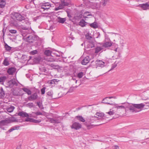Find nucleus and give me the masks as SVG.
Returning <instances> with one entry per match:
<instances>
[{"label": "nucleus", "mask_w": 149, "mask_h": 149, "mask_svg": "<svg viewBox=\"0 0 149 149\" xmlns=\"http://www.w3.org/2000/svg\"><path fill=\"white\" fill-rule=\"evenodd\" d=\"M145 105V104L143 103L139 104H132L129 105L128 108L130 111L137 112L141 110Z\"/></svg>", "instance_id": "f257e3e1"}, {"label": "nucleus", "mask_w": 149, "mask_h": 149, "mask_svg": "<svg viewBox=\"0 0 149 149\" xmlns=\"http://www.w3.org/2000/svg\"><path fill=\"white\" fill-rule=\"evenodd\" d=\"M112 50L116 53V54L112 56L113 57H118L119 54V49H118V46L117 44L112 42Z\"/></svg>", "instance_id": "f03ea898"}, {"label": "nucleus", "mask_w": 149, "mask_h": 149, "mask_svg": "<svg viewBox=\"0 0 149 149\" xmlns=\"http://www.w3.org/2000/svg\"><path fill=\"white\" fill-rule=\"evenodd\" d=\"M112 115L117 110L119 109H123L124 111L125 110V107L123 106H119L117 104H115V103H112Z\"/></svg>", "instance_id": "7ed1b4c3"}, {"label": "nucleus", "mask_w": 149, "mask_h": 149, "mask_svg": "<svg viewBox=\"0 0 149 149\" xmlns=\"http://www.w3.org/2000/svg\"><path fill=\"white\" fill-rule=\"evenodd\" d=\"M96 117H91V118L90 121L88 120V121L89 123H93L94 120H95L97 119V118L96 117L97 116L100 117H102L104 116V114L103 113L100 112H97L96 113Z\"/></svg>", "instance_id": "20e7f679"}, {"label": "nucleus", "mask_w": 149, "mask_h": 149, "mask_svg": "<svg viewBox=\"0 0 149 149\" xmlns=\"http://www.w3.org/2000/svg\"><path fill=\"white\" fill-rule=\"evenodd\" d=\"M70 127L72 129L78 130L81 127L82 125L80 123L75 122L73 123Z\"/></svg>", "instance_id": "39448f33"}, {"label": "nucleus", "mask_w": 149, "mask_h": 149, "mask_svg": "<svg viewBox=\"0 0 149 149\" xmlns=\"http://www.w3.org/2000/svg\"><path fill=\"white\" fill-rule=\"evenodd\" d=\"M24 24H25L24 25L25 26H22V29L24 30H27L29 28H31L30 22L29 21V19L27 18H26L25 20L24 21Z\"/></svg>", "instance_id": "423d86ee"}, {"label": "nucleus", "mask_w": 149, "mask_h": 149, "mask_svg": "<svg viewBox=\"0 0 149 149\" xmlns=\"http://www.w3.org/2000/svg\"><path fill=\"white\" fill-rule=\"evenodd\" d=\"M51 6V4L47 2L43 3L40 5L41 8L44 10H48Z\"/></svg>", "instance_id": "0eeeda50"}, {"label": "nucleus", "mask_w": 149, "mask_h": 149, "mask_svg": "<svg viewBox=\"0 0 149 149\" xmlns=\"http://www.w3.org/2000/svg\"><path fill=\"white\" fill-rule=\"evenodd\" d=\"M15 16L17 20L19 21H22L23 23L24 22V21L26 19H24V17L20 14L18 13H16L15 14Z\"/></svg>", "instance_id": "6e6552de"}, {"label": "nucleus", "mask_w": 149, "mask_h": 149, "mask_svg": "<svg viewBox=\"0 0 149 149\" xmlns=\"http://www.w3.org/2000/svg\"><path fill=\"white\" fill-rule=\"evenodd\" d=\"M8 85L9 87L11 88L14 85L17 86V83L16 82L15 79H13L8 82Z\"/></svg>", "instance_id": "1a4fd4ad"}, {"label": "nucleus", "mask_w": 149, "mask_h": 149, "mask_svg": "<svg viewBox=\"0 0 149 149\" xmlns=\"http://www.w3.org/2000/svg\"><path fill=\"white\" fill-rule=\"evenodd\" d=\"M111 97H107L104 99L102 101V103L109 104H111Z\"/></svg>", "instance_id": "9d476101"}, {"label": "nucleus", "mask_w": 149, "mask_h": 149, "mask_svg": "<svg viewBox=\"0 0 149 149\" xmlns=\"http://www.w3.org/2000/svg\"><path fill=\"white\" fill-rule=\"evenodd\" d=\"M26 40L29 43H33L35 40V37L34 35H30L26 38Z\"/></svg>", "instance_id": "9b49d317"}, {"label": "nucleus", "mask_w": 149, "mask_h": 149, "mask_svg": "<svg viewBox=\"0 0 149 149\" xmlns=\"http://www.w3.org/2000/svg\"><path fill=\"white\" fill-rule=\"evenodd\" d=\"M38 96L36 93H35L31 95L28 97L29 101H32L36 100L38 98Z\"/></svg>", "instance_id": "f8f14e48"}, {"label": "nucleus", "mask_w": 149, "mask_h": 149, "mask_svg": "<svg viewBox=\"0 0 149 149\" xmlns=\"http://www.w3.org/2000/svg\"><path fill=\"white\" fill-rule=\"evenodd\" d=\"M120 38L119 35L117 33H112V39L114 42H117Z\"/></svg>", "instance_id": "ddd939ff"}, {"label": "nucleus", "mask_w": 149, "mask_h": 149, "mask_svg": "<svg viewBox=\"0 0 149 149\" xmlns=\"http://www.w3.org/2000/svg\"><path fill=\"white\" fill-rule=\"evenodd\" d=\"M139 6L142 8L144 10H146L149 8V4L148 3L140 4Z\"/></svg>", "instance_id": "4468645a"}, {"label": "nucleus", "mask_w": 149, "mask_h": 149, "mask_svg": "<svg viewBox=\"0 0 149 149\" xmlns=\"http://www.w3.org/2000/svg\"><path fill=\"white\" fill-rule=\"evenodd\" d=\"M83 17L84 18H91L92 17V15L91 14V13L86 12H85L83 14Z\"/></svg>", "instance_id": "2eb2a0df"}, {"label": "nucleus", "mask_w": 149, "mask_h": 149, "mask_svg": "<svg viewBox=\"0 0 149 149\" xmlns=\"http://www.w3.org/2000/svg\"><path fill=\"white\" fill-rule=\"evenodd\" d=\"M18 115L22 117H28V116H29V114L23 111H20L18 112Z\"/></svg>", "instance_id": "dca6fc26"}, {"label": "nucleus", "mask_w": 149, "mask_h": 149, "mask_svg": "<svg viewBox=\"0 0 149 149\" xmlns=\"http://www.w3.org/2000/svg\"><path fill=\"white\" fill-rule=\"evenodd\" d=\"M90 60L89 57L88 56L85 57L82 62V64L83 65H86L88 63Z\"/></svg>", "instance_id": "f3484780"}, {"label": "nucleus", "mask_w": 149, "mask_h": 149, "mask_svg": "<svg viewBox=\"0 0 149 149\" xmlns=\"http://www.w3.org/2000/svg\"><path fill=\"white\" fill-rule=\"evenodd\" d=\"M47 61L49 62H53L54 61H56V59L55 58L52 56H49L47 57L46 58Z\"/></svg>", "instance_id": "a211bd4d"}, {"label": "nucleus", "mask_w": 149, "mask_h": 149, "mask_svg": "<svg viewBox=\"0 0 149 149\" xmlns=\"http://www.w3.org/2000/svg\"><path fill=\"white\" fill-rule=\"evenodd\" d=\"M16 71V69L14 68H9L7 71L8 74L10 75H12Z\"/></svg>", "instance_id": "6ab92c4d"}, {"label": "nucleus", "mask_w": 149, "mask_h": 149, "mask_svg": "<svg viewBox=\"0 0 149 149\" xmlns=\"http://www.w3.org/2000/svg\"><path fill=\"white\" fill-rule=\"evenodd\" d=\"M85 46H86V47L88 48H92L94 47L93 42L92 41H89L87 44Z\"/></svg>", "instance_id": "aec40b11"}, {"label": "nucleus", "mask_w": 149, "mask_h": 149, "mask_svg": "<svg viewBox=\"0 0 149 149\" xmlns=\"http://www.w3.org/2000/svg\"><path fill=\"white\" fill-rule=\"evenodd\" d=\"M96 62L98 66L101 67H103L104 66V63L102 61L97 60Z\"/></svg>", "instance_id": "412c9836"}, {"label": "nucleus", "mask_w": 149, "mask_h": 149, "mask_svg": "<svg viewBox=\"0 0 149 149\" xmlns=\"http://www.w3.org/2000/svg\"><path fill=\"white\" fill-rule=\"evenodd\" d=\"M65 18H62L60 17H58L57 19V21L60 23H63L66 21Z\"/></svg>", "instance_id": "4be33fe9"}, {"label": "nucleus", "mask_w": 149, "mask_h": 149, "mask_svg": "<svg viewBox=\"0 0 149 149\" xmlns=\"http://www.w3.org/2000/svg\"><path fill=\"white\" fill-rule=\"evenodd\" d=\"M22 89L24 91L27 93L28 95H31V92L29 89L27 88H22Z\"/></svg>", "instance_id": "5701e85b"}, {"label": "nucleus", "mask_w": 149, "mask_h": 149, "mask_svg": "<svg viewBox=\"0 0 149 149\" xmlns=\"http://www.w3.org/2000/svg\"><path fill=\"white\" fill-rule=\"evenodd\" d=\"M15 107L13 106H11L9 107H8L6 109L7 111L9 113L12 112L15 109Z\"/></svg>", "instance_id": "b1692460"}, {"label": "nucleus", "mask_w": 149, "mask_h": 149, "mask_svg": "<svg viewBox=\"0 0 149 149\" xmlns=\"http://www.w3.org/2000/svg\"><path fill=\"white\" fill-rule=\"evenodd\" d=\"M10 123L18 121V120L16 119L15 117H13L9 118Z\"/></svg>", "instance_id": "393cba45"}, {"label": "nucleus", "mask_w": 149, "mask_h": 149, "mask_svg": "<svg viewBox=\"0 0 149 149\" xmlns=\"http://www.w3.org/2000/svg\"><path fill=\"white\" fill-rule=\"evenodd\" d=\"M76 118L79 120L83 122H84L85 121L84 118L81 116H76Z\"/></svg>", "instance_id": "a878e982"}, {"label": "nucleus", "mask_w": 149, "mask_h": 149, "mask_svg": "<svg viewBox=\"0 0 149 149\" xmlns=\"http://www.w3.org/2000/svg\"><path fill=\"white\" fill-rule=\"evenodd\" d=\"M111 45V43L109 41L107 42L103 45V47H108L110 46Z\"/></svg>", "instance_id": "bb28decb"}, {"label": "nucleus", "mask_w": 149, "mask_h": 149, "mask_svg": "<svg viewBox=\"0 0 149 149\" xmlns=\"http://www.w3.org/2000/svg\"><path fill=\"white\" fill-rule=\"evenodd\" d=\"M103 49L102 47H97L95 49V52L96 53H98L101 51Z\"/></svg>", "instance_id": "cd10ccee"}, {"label": "nucleus", "mask_w": 149, "mask_h": 149, "mask_svg": "<svg viewBox=\"0 0 149 149\" xmlns=\"http://www.w3.org/2000/svg\"><path fill=\"white\" fill-rule=\"evenodd\" d=\"M86 37L87 39L91 40V39H92L93 38L91 34L89 33H88L86 34Z\"/></svg>", "instance_id": "c85d7f7f"}, {"label": "nucleus", "mask_w": 149, "mask_h": 149, "mask_svg": "<svg viewBox=\"0 0 149 149\" xmlns=\"http://www.w3.org/2000/svg\"><path fill=\"white\" fill-rule=\"evenodd\" d=\"M6 2L3 0H1L0 2V6L1 8H3L5 6Z\"/></svg>", "instance_id": "c756f323"}, {"label": "nucleus", "mask_w": 149, "mask_h": 149, "mask_svg": "<svg viewBox=\"0 0 149 149\" xmlns=\"http://www.w3.org/2000/svg\"><path fill=\"white\" fill-rule=\"evenodd\" d=\"M5 95V93L2 88H0V97H3Z\"/></svg>", "instance_id": "7c9ffc66"}, {"label": "nucleus", "mask_w": 149, "mask_h": 149, "mask_svg": "<svg viewBox=\"0 0 149 149\" xmlns=\"http://www.w3.org/2000/svg\"><path fill=\"white\" fill-rule=\"evenodd\" d=\"M86 22L83 19L81 20L79 22V25L82 27H84L86 25Z\"/></svg>", "instance_id": "2f4dec72"}, {"label": "nucleus", "mask_w": 149, "mask_h": 149, "mask_svg": "<svg viewBox=\"0 0 149 149\" xmlns=\"http://www.w3.org/2000/svg\"><path fill=\"white\" fill-rule=\"evenodd\" d=\"M19 127L17 126H15L13 127H12V128H11L9 130L8 132H12L14 130L18 129Z\"/></svg>", "instance_id": "473e14b6"}, {"label": "nucleus", "mask_w": 149, "mask_h": 149, "mask_svg": "<svg viewBox=\"0 0 149 149\" xmlns=\"http://www.w3.org/2000/svg\"><path fill=\"white\" fill-rule=\"evenodd\" d=\"M45 54L48 56H50L51 54V52L49 50H46L45 52Z\"/></svg>", "instance_id": "72a5a7b5"}, {"label": "nucleus", "mask_w": 149, "mask_h": 149, "mask_svg": "<svg viewBox=\"0 0 149 149\" xmlns=\"http://www.w3.org/2000/svg\"><path fill=\"white\" fill-rule=\"evenodd\" d=\"M90 25L91 27L94 28H96L97 27H98L97 25V23L95 22L93 23L90 24Z\"/></svg>", "instance_id": "f704fd0d"}, {"label": "nucleus", "mask_w": 149, "mask_h": 149, "mask_svg": "<svg viewBox=\"0 0 149 149\" xmlns=\"http://www.w3.org/2000/svg\"><path fill=\"white\" fill-rule=\"evenodd\" d=\"M61 4H62L63 6H68L69 5L68 3L65 2L64 0H61Z\"/></svg>", "instance_id": "c9c22d12"}, {"label": "nucleus", "mask_w": 149, "mask_h": 149, "mask_svg": "<svg viewBox=\"0 0 149 149\" xmlns=\"http://www.w3.org/2000/svg\"><path fill=\"white\" fill-rule=\"evenodd\" d=\"M5 47L6 48V49L7 51H10L11 49V47L8 46L7 44L6 43L5 45Z\"/></svg>", "instance_id": "e433bc0d"}, {"label": "nucleus", "mask_w": 149, "mask_h": 149, "mask_svg": "<svg viewBox=\"0 0 149 149\" xmlns=\"http://www.w3.org/2000/svg\"><path fill=\"white\" fill-rule=\"evenodd\" d=\"M84 75V73L82 72H81L79 73L77 75V76L79 78H81Z\"/></svg>", "instance_id": "4c0bfd02"}, {"label": "nucleus", "mask_w": 149, "mask_h": 149, "mask_svg": "<svg viewBox=\"0 0 149 149\" xmlns=\"http://www.w3.org/2000/svg\"><path fill=\"white\" fill-rule=\"evenodd\" d=\"M26 106L30 108H31L33 107V104L32 102L26 104Z\"/></svg>", "instance_id": "58836bf2"}, {"label": "nucleus", "mask_w": 149, "mask_h": 149, "mask_svg": "<svg viewBox=\"0 0 149 149\" xmlns=\"http://www.w3.org/2000/svg\"><path fill=\"white\" fill-rule=\"evenodd\" d=\"M53 94V93L51 91H48L47 93V95L49 96L50 97V98H52V96Z\"/></svg>", "instance_id": "ea45409f"}, {"label": "nucleus", "mask_w": 149, "mask_h": 149, "mask_svg": "<svg viewBox=\"0 0 149 149\" xmlns=\"http://www.w3.org/2000/svg\"><path fill=\"white\" fill-rule=\"evenodd\" d=\"M0 124L1 125H5L7 124L4 120L1 121L0 122Z\"/></svg>", "instance_id": "a19ab883"}, {"label": "nucleus", "mask_w": 149, "mask_h": 149, "mask_svg": "<svg viewBox=\"0 0 149 149\" xmlns=\"http://www.w3.org/2000/svg\"><path fill=\"white\" fill-rule=\"evenodd\" d=\"M46 88L45 87H44L42 88L41 90V93L42 95H43L45 93V90Z\"/></svg>", "instance_id": "79ce46f5"}, {"label": "nucleus", "mask_w": 149, "mask_h": 149, "mask_svg": "<svg viewBox=\"0 0 149 149\" xmlns=\"http://www.w3.org/2000/svg\"><path fill=\"white\" fill-rule=\"evenodd\" d=\"M3 64L6 66H7L9 64L8 62L6 59H5L4 60L3 62Z\"/></svg>", "instance_id": "37998d69"}, {"label": "nucleus", "mask_w": 149, "mask_h": 149, "mask_svg": "<svg viewBox=\"0 0 149 149\" xmlns=\"http://www.w3.org/2000/svg\"><path fill=\"white\" fill-rule=\"evenodd\" d=\"M37 52H38L37 50H35L31 51L30 53L31 55H33L36 54L37 53Z\"/></svg>", "instance_id": "c03bdc74"}, {"label": "nucleus", "mask_w": 149, "mask_h": 149, "mask_svg": "<svg viewBox=\"0 0 149 149\" xmlns=\"http://www.w3.org/2000/svg\"><path fill=\"white\" fill-rule=\"evenodd\" d=\"M32 117L37 118L36 116H35V114H33V112L32 113L29 114V116H28V117Z\"/></svg>", "instance_id": "a18cd8bd"}, {"label": "nucleus", "mask_w": 149, "mask_h": 149, "mask_svg": "<svg viewBox=\"0 0 149 149\" xmlns=\"http://www.w3.org/2000/svg\"><path fill=\"white\" fill-rule=\"evenodd\" d=\"M6 79V77H1L0 78V82H3Z\"/></svg>", "instance_id": "49530a36"}, {"label": "nucleus", "mask_w": 149, "mask_h": 149, "mask_svg": "<svg viewBox=\"0 0 149 149\" xmlns=\"http://www.w3.org/2000/svg\"><path fill=\"white\" fill-rule=\"evenodd\" d=\"M32 122L34 123H38L41 122V120H34L32 119Z\"/></svg>", "instance_id": "de8ad7c7"}, {"label": "nucleus", "mask_w": 149, "mask_h": 149, "mask_svg": "<svg viewBox=\"0 0 149 149\" xmlns=\"http://www.w3.org/2000/svg\"><path fill=\"white\" fill-rule=\"evenodd\" d=\"M33 114H35V115H42V113L41 112L38 111L36 112H33Z\"/></svg>", "instance_id": "09e8293b"}, {"label": "nucleus", "mask_w": 149, "mask_h": 149, "mask_svg": "<svg viewBox=\"0 0 149 149\" xmlns=\"http://www.w3.org/2000/svg\"><path fill=\"white\" fill-rule=\"evenodd\" d=\"M4 120H5V122H6V123L7 124L10 123L9 118L6 119Z\"/></svg>", "instance_id": "8fccbe9b"}, {"label": "nucleus", "mask_w": 149, "mask_h": 149, "mask_svg": "<svg viewBox=\"0 0 149 149\" xmlns=\"http://www.w3.org/2000/svg\"><path fill=\"white\" fill-rule=\"evenodd\" d=\"M9 32L12 33H16L17 31L15 30H9Z\"/></svg>", "instance_id": "3c124183"}, {"label": "nucleus", "mask_w": 149, "mask_h": 149, "mask_svg": "<svg viewBox=\"0 0 149 149\" xmlns=\"http://www.w3.org/2000/svg\"><path fill=\"white\" fill-rule=\"evenodd\" d=\"M28 117H27V118H26L25 119V121H26L27 122H32V119L28 118Z\"/></svg>", "instance_id": "603ef678"}, {"label": "nucleus", "mask_w": 149, "mask_h": 149, "mask_svg": "<svg viewBox=\"0 0 149 149\" xmlns=\"http://www.w3.org/2000/svg\"><path fill=\"white\" fill-rule=\"evenodd\" d=\"M117 63H116V61L112 65V69L115 68L117 66Z\"/></svg>", "instance_id": "864d4df0"}, {"label": "nucleus", "mask_w": 149, "mask_h": 149, "mask_svg": "<svg viewBox=\"0 0 149 149\" xmlns=\"http://www.w3.org/2000/svg\"><path fill=\"white\" fill-rule=\"evenodd\" d=\"M58 8L60 9H62L63 8V6L62 4H60L59 6L58 7Z\"/></svg>", "instance_id": "5fc2aeb1"}, {"label": "nucleus", "mask_w": 149, "mask_h": 149, "mask_svg": "<svg viewBox=\"0 0 149 149\" xmlns=\"http://www.w3.org/2000/svg\"><path fill=\"white\" fill-rule=\"evenodd\" d=\"M120 43L122 46H124V43L123 42V40H121L120 41Z\"/></svg>", "instance_id": "6e6d98bb"}, {"label": "nucleus", "mask_w": 149, "mask_h": 149, "mask_svg": "<svg viewBox=\"0 0 149 149\" xmlns=\"http://www.w3.org/2000/svg\"><path fill=\"white\" fill-rule=\"evenodd\" d=\"M37 105L40 108H42V104L40 102H37Z\"/></svg>", "instance_id": "4d7b16f0"}, {"label": "nucleus", "mask_w": 149, "mask_h": 149, "mask_svg": "<svg viewBox=\"0 0 149 149\" xmlns=\"http://www.w3.org/2000/svg\"><path fill=\"white\" fill-rule=\"evenodd\" d=\"M114 148H113L114 149H119V147L117 146H114Z\"/></svg>", "instance_id": "13d9d810"}, {"label": "nucleus", "mask_w": 149, "mask_h": 149, "mask_svg": "<svg viewBox=\"0 0 149 149\" xmlns=\"http://www.w3.org/2000/svg\"><path fill=\"white\" fill-rule=\"evenodd\" d=\"M50 121L52 123H55L56 122V120H55L53 119H51Z\"/></svg>", "instance_id": "bf43d9fd"}, {"label": "nucleus", "mask_w": 149, "mask_h": 149, "mask_svg": "<svg viewBox=\"0 0 149 149\" xmlns=\"http://www.w3.org/2000/svg\"><path fill=\"white\" fill-rule=\"evenodd\" d=\"M106 113L108 114L109 115H111L112 114V112L111 111H110L109 112H108Z\"/></svg>", "instance_id": "052dcab7"}, {"label": "nucleus", "mask_w": 149, "mask_h": 149, "mask_svg": "<svg viewBox=\"0 0 149 149\" xmlns=\"http://www.w3.org/2000/svg\"><path fill=\"white\" fill-rule=\"evenodd\" d=\"M146 132L149 135V129H147Z\"/></svg>", "instance_id": "680f3d73"}, {"label": "nucleus", "mask_w": 149, "mask_h": 149, "mask_svg": "<svg viewBox=\"0 0 149 149\" xmlns=\"http://www.w3.org/2000/svg\"><path fill=\"white\" fill-rule=\"evenodd\" d=\"M60 10V9L58 8V7L56 8H55V10Z\"/></svg>", "instance_id": "e2e57ef3"}, {"label": "nucleus", "mask_w": 149, "mask_h": 149, "mask_svg": "<svg viewBox=\"0 0 149 149\" xmlns=\"http://www.w3.org/2000/svg\"><path fill=\"white\" fill-rule=\"evenodd\" d=\"M20 147H17L16 148V149H20Z\"/></svg>", "instance_id": "0e129e2a"}, {"label": "nucleus", "mask_w": 149, "mask_h": 149, "mask_svg": "<svg viewBox=\"0 0 149 149\" xmlns=\"http://www.w3.org/2000/svg\"><path fill=\"white\" fill-rule=\"evenodd\" d=\"M112 98H114V99H116V97H114V96H112Z\"/></svg>", "instance_id": "69168bd1"}, {"label": "nucleus", "mask_w": 149, "mask_h": 149, "mask_svg": "<svg viewBox=\"0 0 149 149\" xmlns=\"http://www.w3.org/2000/svg\"><path fill=\"white\" fill-rule=\"evenodd\" d=\"M115 118L114 116H113V117H112V119H113V118Z\"/></svg>", "instance_id": "338daca9"}, {"label": "nucleus", "mask_w": 149, "mask_h": 149, "mask_svg": "<svg viewBox=\"0 0 149 149\" xmlns=\"http://www.w3.org/2000/svg\"><path fill=\"white\" fill-rule=\"evenodd\" d=\"M84 43H82V44H81V45L82 46H83L84 45Z\"/></svg>", "instance_id": "774afa93"}]
</instances>
